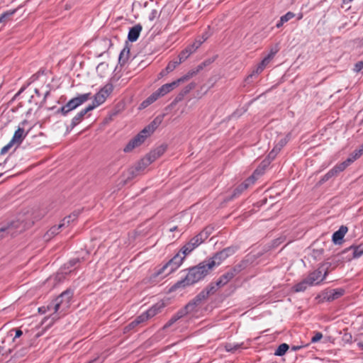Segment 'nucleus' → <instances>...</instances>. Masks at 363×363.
Here are the masks:
<instances>
[{"instance_id": "1", "label": "nucleus", "mask_w": 363, "mask_h": 363, "mask_svg": "<svg viewBox=\"0 0 363 363\" xmlns=\"http://www.w3.org/2000/svg\"><path fill=\"white\" fill-rule=\"evenodd\" d=\"M41 218H26L23 220L18 218L16 220L8 221L0 224V240L9 236H15L30 227L35 220Z\"/></svg>"}, {"instance_id": "2", "label": "nucleus", "mask_w": 363, "mask_h": 363, "mask_svg": "<svg viewBox=\"0 0 363 363\" xmlns=\"http://www.w3.org/2000/svg\"><path fill=\"white\" fill-rule=\"evenodd\" d=\"M72 296L73 292L71 290H66L48 306L49 311H53L57 314L53 318H58L65 314L70 306Z\"/></svg>"}, {"instance_id": "3", "label": "nucleus", "mask_w": 363, "mask_h": 363, "mask_svg": "<svg viewBox=\"0 0 363 363\" xmlns=\"http://www.w3.org/2000/svg\"><path fill=\"white\" fill-rule=\"evenodd\" d=\"M211 270L206 262L203 261L197 266L191 268L185 279L178 282L177 284L182 286L194 284L203 279Z\"/></svg>"}, {"instance_id": "4", "label": "nucleus", "mask_w": 363, "mask_h": 363, "mask_svg": "<svg viewBox=\"0 0 363 363\" xmlns=\"http://www.w3.org/2000/svg\"><path fill=\"white\" fill-rule=\"evenodd\" d=\"M205 298L203 294H200L190 301L184 308L179 311L172 318L164 325V328H167L173 325L181 318L187 314H194L197 313L201 306L203 299Z\"/></svg>"}, {"instance_id": "5", "label": "nucleus", "mask_w": 363, "mask_h": 363, "mask_svg": "<svg viewBox=\"0 0 363 363\" xmlns=\"http://www.w3.org/2000/svg\"><path fill=\"white\" fill-rule=\"evenodd\" d=\"M160 121L157 120L153 121L150 125L145 127L142 131H140L135 138H133L124 147L123 151L125 152H129L134 148L140 146L145 140L150 136L156 129Z\"/></svg>"}, {"instance_id": "6", "label": "nucleus", "mask_w": 363, "mask_h": 363, "mask_svg": "<svg viewBox=\"0 0 363 363\" xmlns=\"http://www.w3.org/2000/svg\"><path fill=\"white\" fill-rule=\"evenodd\" d=\"M328 274V269L323 266L311 272L302 282L296 284V292L304 291L308 286L317 285L321 283Z\"/></svg>"}, {"instance_id": "7", "label": "nucleus", "mask_w": 363, "mask_h": 363, "mask_svg": "<svg viewBox=\"0 0 363 363\" xmlns=\"http://www.w3.org/2000/svg\"><path fill=\"white\" fill-rule=\"evenodd\" d=\"M164 150L163 148L158 149L151 155L143 158L135 167L130 168L128 170V174H129L128 179H132L136 177L140 172L149 166L157 157L162 154Z\"/></svg>"}, {"instance_id": "8", "label": "nucleus", "mask_w": 363, "mask_h": 363, "mask_svg": "<svg viewBox=\"0 0 363 363\" xmlns=\"http://www.w3.org/2000/svg\"><path fill=\"white\" fill-rule=\"evenodd\" d=\"M236 249L230 247L217 252L212 258L205 260L208 268L212 269L214 267L220 265L225 259L235 252Z\"/></svg>"}, {"instance_id": "9", "label": "nucleus", "mask_w": 363, "mask_h": 363, "mask_svg": "<svg viewBox=\"0 0 363 363\" xmlns=\"http://www.w3.org/2000/svg\"><path fill=\"white\" fill-rule=\"evenodd\" d=\"M90 98L91 93L81 94L69 100L64 106L61 108L60 111L63 115H66L69 111L77 108L78 106L88 101Z\"/></svg>"}, {"instance_id": "10", "label": "nucleus", "mask_w": 363, "mask_h": 363, "mask_svg": "<svg viewBox=\"0 0 363 363\" xmlns=\"http://www.w3.org/2000/svg\"><path fill=\"white\" fill-rule=\"evenodd\" d=\"M184 260V256H182L181 253H177L167 263H166L157 272L160 274L165 270L168 269L167 274H170L177 270Z\"/></svg>"}, {"instance_id": "11", "label": "nucleus", "mask_w": 363, "mask_h": 363, "mask_svg": "<svg viewBox=\"0 0 363 363\" xmlns=\"http://www.w3.org/2000/svg\"><path fill=\"white\" fill-rule=\"evenodd\" d=\"M195 74H196V72H189L187 74L184 75V77L178 79L177 80H176L172 83H168V84H165L162 85L159 89H157V91L160 93V94L161 95V96H163L165 94L170 92L172 90H173L180 83L184 82L189 80Z\"/></svg>"}, {"instance_id": "12", "label": "nucleus", "mask_w": 363, "mask_h": 363, "mask_svg": "<svg viewBox=\"0 0 363 363\" xmlns=\"http://www.w3.org/2000/svg\"><path fill=\"white\" fill-rule=\"evenodd\" d=\"M113 91V86L111 84H106L100 91L94 96V99L91 105L89 106H94V108L100 106L105 102L107 97Z\"/></svg>"}, {"instance_id": "13", "label": "nucleus", "mask_w": 363, "mask_h": 363, "mask_svg": "<svg viewBox=\"0 0 363 363\" xmlns=\"http://www.w3.org/2000/svg\"><path fill=\"white\" fill-rule=\"evenodd\" d=\"M27 123L28 121L26 120H24L21 123L11 140V144L19 145L22 143L30 130V129L28 131H25L24 130V127Z\"/></svg>"}, {"instance_id": "14", "label": "nucleus", "mask_w": 363, "mask_h": 363, "mask_svg": "<svg viewBox=\"0 0 363 363\" xmlns=\"http://www.w3.org/2000/svg\"><path fill=\"white\" fill-rule=\"evenodd\" d=\"M289 140V135H280L278 136L275 141V145L273 150L269 154V157L274 159L278 152L286 145Z\"/></svg>"}, {"instance_id": "15", "label": "nucleus", "mask_w": 363, "mask_h": 363, "mask_svg": "<svg viewBox=\"0 0 363 363\" xmlns=\"http://www.w3.org/2000/svg\"><path fill=\"white\" fill-rule=\"evenodd\" d=\"M279 49L277 46L272 48L270 50V52L266 56L261 63L257 66L255 70L252 72V74L250 76L252 77L254 74H259L261 73L264 69L267 66V65L271 62V60L273 59L275 54L278 52Z\"/></svg>"}, {"instance_id": "16", "label": "nucleus", "mask_w": 363, "mask_h": 363, "mask_svg": "<svg viewBox=\"0 0 363 363\" xmlns=\"http://www.w3.org/2000/svg\"><path fill=\"white\" fill-rule=\"evenodd\" d=\"M240 272L239 267H234L230 271L223 274L220 279L216 281V285L218 287L223 286L228 283L235 276Z\"/></svg>"}, {"instance_id": "17", "label": "nucleus", "mask_w": 363, "mask_h": 363, "mask_svg": "<svg viewBox=\"0 0 363 363\" xmlns=\"http://www.w3.org/2000/svg\"><path fill=\"white\" fill-rule=\"evenodd\" d=\"M342 253H347L350 256L349 259L359 257L363 254V245L351 246L345 249Z\"/></svg>"}, {"instance_id": "18", "label": "nucleus", "mask_w": 363, "mask_h": 363, "mask_svg": "<svg viewBox=\"0 0 363 363\" xmlns=\"http://www.w3.org/2000/svg\"><path fill=\"white\" fill-rule=\"evenodd\" d=\"M258 170H256L254 174L249 177L247 180L245 181L242 184L239 185L234 191L233 196H237L240 195L243 191H245L250 184H253L255 179V174L257 173Z\"/></svg>"}, {"instance_id": "19", "label": "nucleus", "mask_w": 363, "mask_h": 363, "mask_svg": "<svg viewBox=\"0 0 363 363\" xmlns=\"http://www.w3.org/2000/svg\"><path fill=\"white\" fill-rule=\"evenodd\" d=\"M166 306V303L164 301H160L153 305L150 309H148L146 312L149 318H153L157 314L160 313L162 310Z\"/></svg>"}, {"instance_id": "20", "label": "nucleus", "mask_w": 363, "mask_h": 363, "mask_svg": "<svg viewBox=\"0 0 363 363\" xmlns=\"http://www.w3.org/2000/svg\"><path fill=\"white\" fill-rule=\"evenodd\" d=\"M344 294L345 290L342 288L333 289L328 291L326 294L324 295L323 298L328 301H332L341 297Z\"/></svg>"}, {"instance_id": "21", "label": "nucleus", "mask_w": 363, "mask_h": 363, "mask_svg": "<svg viewBox=\"0 0 363 363\" xmlns=\"http://www.w3.org/2000/svg\"><path fill=\"white\" fill-rule=\"evenodd\" d=\"M94 109V106H88L86 108L82 109L81 111H79L72 120L71 122V127L73 128L75 127L77 124H79L82 119L84 118V116L90 111Z\"/></svg>"}, {"instance_id": "22", "label": "nucleus", "mask_w": 363, "mask_h": 363, "mask_svg": "<svg viewBox=\"0 0 363 363\" xmlns=\"http://www.w3.org/2000/svg\"><path fill=\"white\" fill-rule=\"evenodd\" d=\"M348 229L346 226L342 225L338 230L335 231L333 235V242L335 244H340L347 233Z\"/></svg>"}, {"instance_id": "23", "label": "nucleus", "mask_w": 363, "mask_h": 363, "mask_svg": "<svg viewBox=\"0 0 363 363\" xmlns=\"http://www.w3.org/2000/svg\"><path fill=\"white\" fill-rule=\"evenodd\" d=\"M142 30V26L140 24H137L134 26L133 27L130 28V30L128 32V39L130 42H135L138 40L140 33Z\"/></svg>"}, {"instance_id": "24", "label": "nucleus", "mask_w": 363, "mask_h": 363, "mask_svg": "<svg viewBox=\"0 0 363 363\" xmlns=\"http://www.w3.org/2000/svg\"><path fill=\"white\" fill-rule=\"evenodd\" d=\"M201 45V42H199L196 45L193 44L191 46L187 48L185 50L182 51L179 55V61L180 63L187 59V57L193 53L200 45Z\"/></svg>"}, {"instance_id": "25", "label": "nucleus", "mask_w": 363, "mask_h": 363, "mask_svg": "<svg viewBox=\"0 0 363 363\" xmlns=\"http://www.w3.org/2000/svg\"><path fill=\"white\" fill-rule=\"evenodd\" d=\"M350 164L351 160H348L347 159L345 161L335 165L332 169H330V174L337 175L340 172L344 171Z\"/></svg>"}, {"instance_id": "26", "label": "nucleus", "mask_w": 363, "mask_h": 363, "mask_svg": "<svg viewBox=\"0 0 363 363\" xmlns=\"http://www.w3.org/2000/svg\"><path fill=\"white\" fill-rule=\"evenodd\" d=\"M149 317L147 316L146 312L143 313L141 315H140L138 317H137L133 321H132L128 325V328L130 329L133 328L136 325H139L140 323H144L145 321H147L149 320Z\"/></svg>"}, {"instance_id": "27", "label": "nucleus", "mask_w": 363, "mask_h": 363, "mask_svg": "<svg viewBox=\"0 0 363 363\" xmlns=\"http://www.w3.org/2000/svg\"><path fill=\"white\" fill-rule=\"evenodd\" d=\"M161 95L157 90L155 92L152 93L147 99H145L143 103L141 104L142 108H146L153 102H155L159 97H160Z\"/></svg>"}, {"instance_id": "28", "label": "nucleus", "mask_w": 363, "mask_h": 363, "mask_svg": "<svg viewBox=\"0 0 363 363\" xmlns=\"http://www.w3.org/2000/svg\"><path fill=\"white\" fill-rule=\"evenodd\" d=\"M77 217V214L74 213L67 217H65L61 223L58 225V228H62L65 227H67L69 223L74 221Z\"/></svg>"}, {"instance_id": "29", "label": "nucleus", "mask_w": 363, "mask_h": 363, "mask_svg": "<svg viewBox=\"0 0 363 363\" xmlns=\"http://www.w3.org/2000/svg\"><path fill=\"white\" fill-rule=\"evenodd\" d=\"M129 54H130L129 48H124L121 50V53L119 55V57H118L119 63L121 65H124L127 62V60H128V59L129 57Z\"/></svg>"}, {"instance_id": "30", "label": "nucleus", "mask_w": 363, "mask_h": 363, "mask_svg": "<svg viewBox=\"0 0 363 363\" xmlns=\"http://www.w3.org/2000/svg\"><path fill=\"white\" fill-rule=\"evenodd\" d=\"M294 16L295 15L293 12H288L284 16L281 17L280 21L277 24V27L280 28L284 23L292 19L294 17Z\"/></svg>"}, {"instance_id": "31", "label": "nucleus", "mask_w": 363, "mask_h": 363, "mask_svg": "<svg viewBox=\"0 0 363 363\" xmlns=\"http://www.w3.org/2000/svg\"><path fill=\"white\" fill-rule=\"evenodd\" d=\"M202 242H203L201 238L198 235H196L195 237L192 238L189 242H188L186 244L189 245V247H191V249L194 250L196 247L199 246Z\"/></svg>"}, {"instance_id": "32", "label": "nucleus", "mask_w": 363, "mask_h": 363, "mask_svg": "<svg viewBox=\"0 0 363 363\" xmlns=\"http://www.w3.org/2000/svg\"><path fill=\"white\" fill-rule=\"evenodd\" d=\"M213 228L207 227L204 230H203L201 233L198 234L199 238H201V240L204 242L208 236L211 234Z\"/></svg>"}, {"instance_id": "33", "label": "nucleus", "mask_w": 363, "mask_h": 363, "mask_svg": "<svg viewBox=\"0 0 363 363\" xmlns=\"http://www.w3.org/2000/svg\"><path fill=\"white\" fill-rule=\"evenodd\" d=\"M242 345V344L238 343H226L224 347L227 352H235L236 350L241 347Z\"/></svg>"}, {"instance_id": "34", "label": "nucleus", "mask_w": 363, "mask_h": 363, "mask_svg": "<svg viewBox=\"0 0 363 363\" xmlns=\"http://www.w3.org/2000/svg\"><path fill=\"white\" fill-rule=\"evenodd\" d=\"M289 349V345L286 343L280 345L274 352L275 355L282 356Z\"/></svg>"}, {"instance_id": "35", "label": "nucleus", "mask_w": 363, "mask_h": 363, "mask_svg": "<svg viewBox=\"0 0 363 363\" xmlns=\"http://www.w3.org/2000/svg\"><path fill=\"white\" fill-rule=\"evenodd\" d=\"M194 250L191 249L188 244L184 245L181 250H179V253H181L182 256H184V258L189 255Z\"/></svg>"}, {"instance_id": "36", "label": "nucleus", "mask_w": 363, "mask_h": 363, "mask_svg": "<svg viewBox=\"0 0 363 363\" xmlns=\"http://www.w3.org/2000/svg\"><path fill=\"white\" fill-rule=\"evenodd\" d=\"M194 250L191 249L188 244L184 245L181 250H179V253H181L182 256H184V258L189 255Z\"/></svg>"}, {"instance_id": "37", "label": "nucleus", "mask_w": 363, "mask_h": 363, "mask_svg": "<svg viewBox=\"0 0 363 363\" xmlns=\"http://www.w3.org/2000/svg\"><path fill=\"white\" fill-rule=\"evenodd\" d=\"M179 64L180 62L178 61L170 62L166 67V72L169 73L172 72Z\"/></svg>"}, {"instance_id": "38", "label": "nucleus", "mask_w": 363, "mask_h": 363, "mask_svg": "<svg viewBox=\"0 0 363 363\" xmlns=\"http://www.w3.org/2000/svg\"><path fill=\"white\" fill-rule=\"evenodd\" d=\"M61 228H58V225L52 226L46 233V236L50 238L52 235H55L59 233V230Z\"/></svg>"}, {"instance_id": "39", "label": "nucleus", "mask_w": 363, "mask_h": 363, "mask_svg": "<svg viewBox=\"0 0 363 363\" xmlns=\"http://www.w3.org/2000/svg\"><path fill=\"white\" fill-rule=\"evenodd\" d=\"M362 155V154H360V152H359V150H355L352 154L351 155L347 158L348 160H351V164L354 162L357 159H358L360 156Z\"/></svg>"}, {"instance_id": "40", "label": "nucleus", "mask_w": 363, "mask_h": 363, "mask_svg": "<svg viewBox=\"0 0 363 363\" xmlns=\"http://www.w3.org/2000/svg\"><path fill=\"white\" fill-rule=\"evenodd\" d=\"M15 332V336L13 339V340L14 341L16 338L21 337L23 334V332L20 330V329H12L9 331V335H13V333Z\"/></svg>"}, {"instance_id": "41", "label": "nucleus", "mask_w": 363, "mask_h": 363, "mask_svg": "<svg viewBox=\"0 0 363 363\" xmlns=\"http://www.w3.org/2000/svg\"><path fill=\"white\" fill-rule=\"evenodd\" d=\"M79 261V260L78 259H73L65 265V268L69 269L70 267H74L76 264H77Z\"/></svg>"}, {"instance_id": "42", "label": "nucleus", "mask_w": 363, "mask_h": 363, "mask_svg": "<svg viewBox=\"0 0 363 363\" xmlns=\"http://www.w3.org/2000/svg\"><path fill=\"white\" fill-rule=\"evenodd\" d=\"M363 69V61L357 62L354 67V71L356 72H360Z\"/></svg>"}, {"instance_id": "43", "label": "nucleus", "mask_w": 363, "mask_h": 363, "mask_svg": "<svg viewBox=\"0 0 363 363\" xmlns=\"http://www.w3.org/2000/svg\"><path fill=\"white\" fill-rule=\"evenodd\" d=\"M12 352V350L11 349H8V350H6L4 346V345H0V354H9L10 353H11Z\"/></svg>"}, {"instance_id": "44", "label": "nucleus", "mask_w": 363, "mask_h": 363, "mask_svg": "<svg viewBox=\"0 0 363 363\" xmlns=\"http://www.w3.org/2000/svg\"><path fill=\"white\" fill-rule=\"evenodd\" d=\"M323 337V335L320 333H317L312 338V342H316L319 341Z\"/></svg>"}, {"instance_id": "45", "label": "nucleus", "mask_w": 363, "mask_h": 363, "mask_svg": "<svg viewBox=\"0 0 363 363\" xmlns=\"http://www.w3.org/2000/svg\"><path fill=\"white\" fill-rule=\"evenodd\" d=\"M13 145H14V144H11V141H10L9 144H7L1 149V153L5 154Z\"/></svg>"}, {"instance_id": "46", "label": "nucleus", "mask_w": 363, "mask_h": 363, "mask_svg": "<svg viewBox=\"0 0 363 363\" xmlns=\"http://www.w3.org/2000/svg\"><path fill=\"white\" fill-rule=\"evenodd\" d=\"M157 16V10H152L149 16V19L150 21L155 20Z\"/></svg>"}, {"instance_id": "47", "label": "nucleus", "mask_w": 363, "mask_h": 363, "mask_svg": "<svg viewBox=\"0 0 363 363\" xmlns=\"http://www.w3.org/2000/svg\"><path fill=\"white\" fill-rule=\"evenodd\" d=\"M335 176V174H330V170L324 176L323 180H328L330 178Z\"/></svg>"}, {"instance_id": "48", "label": "nucleus", "mask_w": 363, "mask_h": 363, "mask_svg": "<svg viewBox=\"0 0 363 363\" xmlns=\"http://www.w3.org/2000/svg\"><path fill=\"white\" fill-rule=\"evenodd\" d=\"M208 38V35L206 34V35H203V37H202V38H203V39H202V40H198V41H196L194 44H195V45H196L199 42H201V43H203V42H204V41H205Z\"/></svg>"}, {"instance_id": "49", "label": "nucleus", "mask_w": 363, "mask_h": 363, "mask_svg": "<svg viewBox=\"0 0 363 363\" xmlns=\"http://www.w3.org/2000/svg\"><path fill=\"white\" fill-rule=\"evenodd\" d=\"M89 363H102V359L101 358H96Z\"/></svg>"}, {"instance_id": "50", "label": "nucleus", "mask_w": 363, "mask_h": 363, "mask_svg": "<svg viewBox=\"0 0 363 363\" xmlns=\"http://www.w3.org/2000/svg\"><path fill=\"white\" fill-rule=\"evenodd\" d=\"M168 73L166 72V69L162 70L160 73V75L161 77H163V76H165L166 74H167Z\"/></svg>"}, {"instance_id": "51", "label": "nucleus", "mask_w": 363, "mask_h": 363, "mask_svg": "<svg viewBox=\"0 0 363 363\" xmlns=\"http://www.w3.org/2000/svg\"><path fill=\"white\" fill-rule=\"evenodd\" d=\"M8 16V13H4L0 16V23L3 21V19Z\"/></svg>"}, {"instance_id": "52", "label": "nucleus", "mask_w": 363, "mask_h": 363, "mask_svg": "<svg viewBox=\"0 0 363 363\" xmlns=\"http://www.w3.org/2000/svg\"><path fill=\"white\" fill-rule=\"evenodd\" d=\"M359 150V152H360V154H363V148L362 147H359V149H357Z\"/></svg>"}, {"instance_id": "53", "label": "nucleus", "mask_w": 363, "mask_h": 363, "mask_svg": "<svg viewBox=\"0 0 363 363\" xmlns=\"http://www.w3.org/2000/svg\"><path fill=\"white\" fill-rule=\"evenodd\" d=\"M23 91V89H21L20 91L16 94V96H18L22 91Z\"/></svg>"}, {"instance_id": "54", "label": "nucleus", "mask_w": 363, "mask_h": 363, "mask_svg": "<svg viewBox=\"0 0 363 363\" xmlns=\"http://www.w3.org/2000/svg\"><path fill=\"white\" fill-rule=\"evenodd\" d=\"M177 229V226H174V227H173V228H170V231H174V230H176Z\"/></svg>"}, {"instance_id": "55", "label": "nucleus", "mask_w": 363, "mask_h": 363, "mask_svg": "<svg viewBox=\"0 0 363 363\" xmlns=\"http://www.w3.org/2000/svg\"><path fill=\"white\" fill-rule=\"evenodd\" d=\"M194 87V86L193 84L189 85V89H193Z\"/></svg>"}, {"instance_id": "56", "label": "nucleus", "mask_w": 363, "mask_h": 363, "mask_svg": "<svg viewBox=\"0 0 363 363\" xmlns=\"http://www.w3.org/2000/svg\"><path fill=\"white\" fill-rule=\"evenodd\" d=\"M302 347H303V346H296V350H298V349L301 348Z\"/></svg>"}, {"instance_id": "57", "label": "nucleus", "mask_w": 363, "mask_h": 363, "mask_svg": "<svg viewBox=\"0 0 363 363\" xmlns=\"http://www.w3.org/2000/svg\"><path fill=\"white\" fill-rule=\"evenodd\" d=\"M202 69V66H201V65H200V66L199 67V69L197 70V72H198L199 69Z\"/></svg>"}, {"instance_id": "58", "label": "nucleus", "mask_w": 363, "mask_h": 363, "mask_svg": "<svg viewBox=\"0 0 363 363\" xmlns=\"http://www.w3.org/2000/svg\"><path fill=\"white\" fill-rule=\"evenodd\" d=\"M291 349H292L293 350H295V346H292Z\"/></svg>"}, {"instance_id": "59", "label": "nucleus", "mask_w": 363, "mask_h": 363, "mask_svg": "<svg viewBox=\"0 0 363 363\" xmlns=\"http://www.w3.org/2000/svg\"><path fill=\"white\" fill-rule=\"evenodd\" d=\"M1 345H4V340H2V341L1 342Z\"/></svg>"}, {"instance_id": "60", "label": "nucleus", "mask_w": 363, "mask_h": 363, "mask_svg": "<svg viewBox=\"0 0 363 363\" xmlns=\"http://www.w3.org/2000/svg\"><path fill=\"white\" fill-rule=\"evenodd\" d=\"M361 147H362V148H363V144L362 145Z\"/></svg>"}]
</instances>
